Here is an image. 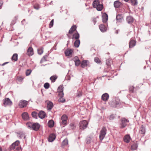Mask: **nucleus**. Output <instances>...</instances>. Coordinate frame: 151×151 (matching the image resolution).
I'll use <instances>...</instances> for the list:
<instances>
[{
  "label": "nucleus",
  "mask_w": 151,
  "mask_h": 151,
  "mask_svg": "<svg viewBox=\"0 0 151 151\" xmlns=\"http://www.w3.org/2000/svg\"><path fill=\"white\" fill-rule=\"evenodd\" d=\"M82 95V93L81 92H79L77 93V96L78 97H79L81 96Z\"/></svg>",
  "instance_id": "nucleus-53"
},
{
  "label": "nucleus",
  "mask_w": 151,
  "mask_h": 151,
  "mask_svg": "<svg viewBox=\"0 0 151 151\" xmlns=\"http://www.w3.org/2000/svg\"><path fill=\"white\" fill-rule=\"evenodd\" d=\"M2 149L1 147H0V151H2Z\"/></svg>",
  "instance_id": "nucleus-60"
},
{
  "label": "nucleus",
  "mask_w": 151,
  "mask_h": 151,
  "mask_svg": "<svg viewBox=\"0 0 151 151\" xmlns=\"http://www.w3.org/2000/svg\"><path fill=\"white\" fill-rule=\"evenodd\" d=\"M22 116L24 120H27L29 119L28 114L27 112L23 113L22 114Z\"/></svg>",
  "instance_id": "nucleus-22"
},
{
  "label": "nucleus",
  "mask_w": 151,
  "mask_h": 151,
  "mask_svg": "<svg viewBox=\"0 0 151 151\" xmlns=\"http://www.w3.org/2000/svg\"><path fill=\"white\" fill-rule=\"evenodd\" d=\"M102 21L104 23H106L108 19V16L106 13H104L102 16Z\"/></svg>",
  "instance_id": "nucleus-12"
},
{
  "label": "nucleus",
  "mask_w": 151,
  "mask_h": 151,
  "mask_svg": "<svg viewBox=\"0 0 151 151\" xmlns=\"http://www.w3.org/2000/svg\"><path fill=\"white\" fill-rule=\"evenodd\" d=\"M88 61L86 60H83L81 63V66L82 68H84L85 66H87V62Z\"/></svg>",
  "instance_id": "nucleus-29"
},
{
  "label": "nucleus",
  "mask_w": 151,
  "mask_h": 151,
  "mask_svg": "<svg viewBox=\"0 0 151 151\" xmlns=\"http://www.w3.org/2000/svg\"><path fill=\"white\" fill-rule=\"evenodd\" d=\"M68 143V141L67 139H65L63 142L62 143V145L63 146H65L67 145Z\"/></svg>",
  "instance_id": "nucleus-38"
},
{
  "label": "nucleus",
  "mask_w": 151,
  "mask_h": 151,
  "mask_svg": "<svg viewBox=\"0 0 151 151\" xmlns=\"http://www.w3.org/2000/svg\"><path fill=\"white\" fill-rule=\"evenodd\" d=\"M71 34H69V33L67 34V36H68V37L69 39L71 38L72 37L71 36V35H70Z\"/></svg>",
  "instance_id": "nucleus-56"
},
{
  "label": "nucleus",
  "mask_w": 151,
  "mask_h": 151,
  "mask_svg": "<svg viewBox=\"0 0 151 151\" xmlns=\"http://www.w3.org/2000/svg\"><path fill=\"white\" fill-rule=\"evenodd\" d=\"M73 51L72 49H67L65 52V54L66 56H69L72 55Z\"/></svg>",
  "instance_id": "nucleus-20"
},
{
  "label": "nucleus",
  "mask_w": 151,
  "mask_h": 151,
  "mask_svg": "<svg viewBox=\"0 0 151 151\" xmlns=\"http://www.w3.org/2000/svg\"><path fill=\"white\" fill-rule=\"evenodd\" d=\"M55 136L54 134H50L48 140L50 142H52L55 140Z\"/></svg>",
  "instance_id": "nucleus-18"
},
{
  "label": "nucleus",
  "mask_w": 151,
  "mask_h": 151,
  "mask_svg": "<svg viewBox=\"0 0 151 151\" xmlns=\"http://www.w3.org/2000/svg\"><path fill=\"white\" fill-rule=\"evenodd\" d=\"M127 122V120L125 118L122 119L120 124V128H124L126 126Z\"/></svg>",
  "instance_id": "nucleus-8"
},
{
  "label": "nucleus",
  "mask_w": 151,
  "mask_h": 151,
  "mask_svg": "<svg viewBox=\"0 0 151 151\" xmlns=\"http://www.w3.org/2000/svg\"><path fill=\"white\" fill-rule=\"evenodd\" d=\"M103 8V6L102 4H100L97 7L96 9L98 11H101Z\"/></svg>",
  "instance_id": "nucleus-32"
},
{
  "label": "nucleus",
  "mask_w": 151,
  "mask_h": 151,
  "mask_svg": "<svg viewBox=\"0 0 151 151\" xmlns=\"http://www.w3.org/2000/svg\"><path fill=\"white\" fill-rule=\"evenodd\" d=\"M24 78V77L22 76H18L17 77L16 80L19 82H21L22 81L23 79Z\"/></svg>",
  "instance_id": "nucleus-34"
},
{
  "label": "nucleus",
  "mask_w": 151,
  "mask_h": 151,
  "mask_svg": "<svg viewBox=\"0 0 151 151\" xmlns=\"http://www.w3.org/2000/svg\"><path fill=\"white\" fill-rule=\"evenodd\" d=\"M54 122L53 120H50L48 122V126L49 127L51 128L54 126Z\"/></svg>",
  "instance_id": "nucleus-28"
},
{
  "label": "nucleus",
  "mask_w": 151,
  "mask_h": 151,
  "mask_svg": "<svg viewBox=\"0 0 151 151\" xmlns=\"http://www.w3.org/2000/svg\"><path fill=\"white\" fill-rule=\"evenodd\" d=\"M112 60H111L108 59L106 61V64L108 66H110L112 63Z\"/></svg>",
  "instance_id": "nucleus-36"
},
{
  "label": "nucleus",
  "mask_w": 151,
  "mask_h": 151,
  "mask_svg": "<svg viewBox=\"0 0 151 151\" xmlns=\"http://www.w3.org/2000/svg\"><path fill=\"white\" fill-rule=\"evenodd\" d=\"M32 70H31L28 69L26 70V75L27 76H29L31 73Z\"/></svg>",
  "instance_id": "nucleus-44"
},
{
  "label": "nucleus",
  "mask_w": 151,
  "mask_h": 151,
  "mask_svg": "<svg viewBox=\"0 0 151 151\" xmlns=\"http://www.w3.org/2000/svg\"><path fill=\"white\" fill-rule=\"evenodd\" d=\"M122 5V3L119 1H115L114 3V6L115 8H118Z\"/></svg>",
  "instance_id": "nucleus-25"
},
{
  "label": "nucleus",
  "mask_w": 151,
  "mask_h": 151,
  "mask_svg": "<svg viewBox=\"0 0 151 151\" xmlns=\"http://www.w3.org/2000/svg\"><path fill=\"white\" fill-rule=\"evenodd\" d=\"M137 147V145L136 144H134L131 146V149L132 150H136Z\"/></svg>",
  "instance_id": "nucleus-37"
},
{
  "label": "nucleus",
  "mask_w": 151,
  "mask_h": 151,
  "mask_svg": "<svg viewBox=\"0 0 151 151\" xmlns=\"http://www.w3.org/2000/svg\"><path fill=\"white\" fill-rule=\"evenodd\" d=\"M136 44V42L133 40H131L129 42V48H132Z\"/></svg>",
  "instance_id": "nucleus-17"
},
{
  "label": "nucleus",
  "mask_w": 151,
  "mask_h": 151,
  "mask_svg": "<svg viewBox=\"0 0 151 151\" xmlns=\"http://www.w3.org/2000/svg\"><path fill=\"white\" fill-rule=\"evenodd\" d=\"M80 37V35L77 31L75 33L72 37L71 39H75L76 40H79Z\"/></svg>",
  "instance_id": "nucleus-13"
},
{
  "label": "nucleus",
  "mask_w": 151,
  "mask_h": 151,
  "mask_svg": "<svg viewBox=\"0 0 151 151\" xmlns=\"http://www.w3.org/2000/svg\"><path fill=\"white\" fill-rule=\"evenodd\" d=\"M12 102L9 98H6L4 100L3 104L5 106L7 105L10 106L12 105Z\"/></svg>",
  "instance_id": "nucleus-5"
},
{
  "label": "nucleus",
  "mask_w": 151,
  "mask_h": 151,
  "mask_svg": "<svg viewBox=\"0 0 151 151\" xmlns=\"http://www.w3.org/2000/svg\"><path fill=\"white\" fill-rule=\"evenodd\" d=\"M73 60L75 62V65L76 66H78L81 63V61L77 57H75L73 59Z\"/></svg>",
  "instance_id": "nucleus-15"
},
{
  "label": "nucleus",
  "mask_w": 151,
  "mask_h": 151,
  "mask_svg": "<svg viewBox=\"0 0 151 151\" xmlns=\"http://www.w3.org/2000/svg\"><path fill=\"white\" fill-rule=\"evenodd\" d=\"M32 115L33 117L37 118V113L35 111H33L32 113Z\"/></svg>",
  "instance_id": "nucleus-39"
},
{
  "label": "nucleus",
  "mask_w": 151,
  "mask_h": 151,
  "mask_svg": "<svg viewBox=\"0 0 151 151\" xmlns=\"http://www.w3.org/2000/svg\"><path fill=\"white\" fill-rule=\"evenodd\" d=\"M69 126L70 129H75L76 127L75 125L73 123H70Z\"/></svg>",
  "instance_id": "nucleus-42"
},
{
  "label": "nucleus",
  "mask_w": 151,
  "mask_h": 151,
  "mask_svg": "<svg viewBox=\"0 0 151 151\" xmlns=\"http://www.w3.org/2000/svg\"><path fill=\"white\" fill-rule=\"evenodd\" d=\"M107 129L105 127L101 129L99 133V138L101 141H102L105 137L106 134Z\"/></svg>",
  "instance_id": "nucleus-3"
},
{
  "label": "nucleus",
  "mask_w": 151,
  "mask_h": 151,
  "mask_svg": "<svg viewBox=\"0 0 151 151\" xmlns=\"http://www.w3.org/2000/svg\"><path fill=\"white\" fill-rule=\"evenodd\" d=\"M46 115L45 113L43 111H41L38 114V116L41 119H43Z\"/></svg>",
  "instance_id": "nucleus-16"
},
{
  "label": "nucleus",
  "mask_w": 151,
  "mask_h": 151,
  "mask_svg": "<svg viewBox=\"0 0 151 151\" xmlns=\"http://www.w3.org/2000/svg\"><path fill=\"white\" fill-rule=\"evenodd\" d=\"M3 4V3L1 1H0V9L1 8V6H2Z\"/></svg>",
  "instance_id": "nucleus-58"
},
{
  "label": "nucleus",
  "mask_w": 151,
  "mask_h": 151,
  "mask_svg": "<svg viewBox=\"0 0 151 151\" xmlns=\"http://www.w3.org/2000/svg\"><path fill=\"white\" fill-rule=\"evenodd\" d=\"M47 104L48 110H51L53 106V104L52 102L48 101H47Z\"/></svg>",
  "instance_id": "nucleus-21"
},
{
  "label": "nucleus",
  "mask_w": 151,
  "mask_h": 151,
  "mask_svg": "<svg viewBox=\"0 0 151 151\" xmlns=\"http://www.w3.org/2000/svg\"><path fill=\"white\" fill-rule=\"evenodd\" d=\"M17 136L21 138L23 137L24 139H25V138L24 134L22 132H20L18 133Z\"/></svg>",
  "instance_id": "nucleus-33"
},
{
  "label": "nucleus",
  "mask_w": 151,
  "mask_h": 151,
  "mask_svg": "<svg viewBox=\"0 0 151 151\" xmlns=\"http://www.w3.org/2000/svg\"><path fill=\"white\" fill-rule=\"evenodd\" d=\"M34 7L35 9L38 10L40 8V6L38 4H36L34 5Z\"/></svg>",
  "instance_id": "nucleus-48"
},
{
  "label": "nucleus",
  "mask_w": 151,
  "mask_h": 151,
  "mask_svg": "<svg viewBox=\"0 0 151 151\" xmlns=\"http://www.w3.org/2000/svg\"><path fill=\"white\" fill-rule=\"evenodd\" d=\"M19 140L16 141L14 142L10 146V149L11 150L14 149L15 147L18 146L19 144Z\"/></svg>",
  "instance_id": "nucleus-11"
},
{
  "label": "nucleus",
  "mask_w": 151,
  "mask_h": 151,
  "mask_svg": "<svg viewBox=\"0 0 151 151\" xmlns=\"http://www.w3.org/2000/svg\"><path fill=\"white\" fill-rule=\"evenodd\" d=\"M19 149H20V148H17V150H19Z\"/></svg>",
  "instance_id": "nucleus-62"
},
{
  "label": "nucleus",
  "mask_w": 151,
  "mask_h": 151,
  "mask_svg": "<svg viewBox=\"0 0 151 151\" xmlns=\"http://www.w3.org/2000/svg\"><path fill=\"white\" fill-rule=\"evenodd\" d=\"M46 61V58L45 56H44L43 58L41 60L40 63H42V62L45 61Z\"/></svg>",
  "instance_id": "nucleus-52"
},
{
  "label": "nucleus",
  "mask_w": 151,
  "mask_h": 151,
  "mask_svg": "<svg viewBox=\"0 0 151 151\" xmlns=\"http://www.w3.org/2000/svg\"><path fill=\"white\" fill-rule=\"evenodd\" d=\"M115 117V116L114 114L111 115L109 116V119L111 120H113Z\"/></svg>",
  "instance_id": "nucleus-50"
},
{
  "label": "nucleus",
  "mask_w": 151,
  "mask_h": 151,
  "mask_svg": "<svg viewBox=\"0 0 151 151\" xmlns=\"http://www.w3.org/2000/svg\"><path fill=\"white\" fill-rule=\"evenodd\" d=\"M80 44V41L79 40H77L74 43L75 46L76 47H79Z\"/></svg>",
  "instance_id": "nucleus-31"
},
{
  "label": "nucleus",
  "mask_w": 151,
  "mask_h": 151,
  "mask_svg": "<svg viewBox=\"0 0 151 151\" xmlns=\"http://www.w3.org/2000/svg\"><path fill=\"white\" fill-rule=\"evenodd\" d=\"M28 103V101L25 100L20 101L18 103V106L20 108H22L26 107Z\"/></svg>",
  "instance_id": "nucleus-4"
},
{
  "label": "nucleus",
  "mask_w": 151,
  "mask_h": 151,
  "mask_svg": "<svg viewBox=\"0 0 151 151\" xmlns=\"http://www.w3.org/2000/svg\"><path fill=\"white\" fill-rule=\"evenodd\" d=\"M8 63V62H6V63H4L2 65L3 66V65H5L6 64Z\"/></svg>",
  "instance_id": "nucleus-59"
},
{
  "label": "nucleus",
  "mask_w": 151,
  "mask_h": 151,
  "mask_svg": "<svg viewBox=\"0 0 151 151\" xmlns=\"http://www.w3.org/2000/svg\"><path fill=\"white\" fill-rule=\"evenodd\" d=\"M145 132V130L144 128H142L140 130V132L141 134H144Z\"/></svg>",
  "instance_id": "nucleus-51"
},
{
  "label": "nucleus",
  "mask_w": 151,
  "mask_h": 151,
  "mask_svg": "<svg viewBox=\"0 0 151 151\" xmlns=\"http://www.w3.org/2000/svg\"><path fill=\"white\" fill-rule=\"evenodd\" d=\"M126 19L129 23H132L133 21V18L131 16L127 17Z\"/></svg>",
  "instance_id": "nucleus-27"
},
{
  "label": "nucleus",
  "mask_w": 151,
  "mask_h": 151,
  "mask_svg": "<svg viewBox=\"0 0 151 151\" xmlns=\"http://www.w3.org/2000/svg\"><path fill=\"white\" fill-rule=\"evenodd\" d=\"M94 61L96 63L100 64L101 63V61L99 58L96 57L94 58Z\"/></svg>",
  "instance_id": "nucleus-43"
},
{
  "label": "nucleus",
  "mask_w": 151,
  "mask_h": 151,
  "mask_svg": "<svg viewBox=\"0 0 151 151\" xmlns=\"http://www.w3.org/2000/svg\"><path fill=\"white\" fill-rule=\"evenodd\" d=\"M134 88L133 86H131L129 88V91L131 92H133L134 91Z\"/></svg>",
  "instance_id": "nucleus-49"
},
{
  "label": "nucleus",
  "mask_w": 151,
  "mask_h": 151,
  "mask_svg": "<svg viewBox=\"0 0 151 151\" xmlns=\"http://www.w3.org/2000/svg\"><path fill=\"white\" fill-rule=\"evenodd\" d=\"M99 27L101 31L103 32H105L107 28L106 27H105V25L103 24L100 25Z\"/></svg>",
  "instance_id": "nucleus-23"
},
{
  "label": "nucleus",
  "mask_w": 151,
  "mask_h": 151,
  "mask_svg": "<svg viewBox=\"0 0 151 151\" xmlns=\"http://www.w3.org/2000/svg\"><path fill=\"white\" fill-rule=\"evenodd\" d=\"M122 19V17L121 15L118 14L117 15L116 17V19L117 20H119V21H120V20Z\"/></svg>",
  "instance_id": "nucleus-41"
},
{
  "label": "nucleus",
  "mask_w": 151,
  "mask_h": 151,
  "mask_svg": "<svg viewBox=\"0 0 151 151\" xmlns=\"http://www.w3.org/2000/svg\"><path fill=\"white\" fill-rule=\"evenodd\" d=\"M88 123L86 120L81 121L79 124L80 129L83 130L86 128L88 126Z\"/></svg>",
  "instance_id": "nucleus-2"
},
{
  "label": "nucleus",
  "mask_w": 151,
  "mask_h": 151,
  "mask_svg": "<svg viewBox=\"0 0 151 151\" xmlns=\"http://www.w3.org/2000/svg\"><path fill=\"white\" fill-rule=\"evenodd\" d=\"M100 4V1L99 0H95L93 1V6L94 8L97 9V7Z\"/></svg>",
  "instance_id": "nucleus-24"
},
{
  "label": "nucleus",
  "mask_w": 151,
  "mask_h": 151,
  "mask_svg": "<svg viewBox=\"0 0 151 151\" xmlns=\"http://www.w3.org/2000/svg\"><path fill=\"white\" fill-rule=\"evenodd\" d=\"M92 20L94 22V24H95L96 22V18H93L92 19Z\"/></svg>",
  "instance_id": "nucleus-55"
},
{
  "label": "nucleus",
  "mask_w": 151,
  "mask_h": 151,
  "mask_svg": "<svg viewBox=\"0 0 151 151\" xmlns=\"http://www.w3.org/2000/svg\"><path fill=\"white\" fill-rule=\"evenodd\" d=\"M115 103L114 105H113L112 106L114 107H116L117 106V105L119 104V102H118L116 103H114V104Z\"/></svg>",
  "instance_id": "nucleus-54"
},
{
  "label": "nucleus",
  "mask_w": 151,
  "mask_h": 151,
  "mask_svg": "<svg viewBox=\"0 0 151 151\" xmlns=\"http://www.w3.org/2000/svg\"><path fill=\"white\" fill-rule=\"evenodd\" d=\"M27 54L29 56H31L33 55L34 51L32 47H30L28 48Z\"/></svg>",
  "instance_id": "nucleus-10"
},
{
  "label": "nucleus",
  "mask_w": 151,
  "mask_h": 151,
  "mask_svg": "<svg viewBox=\"0 0 151 151\" xmlns=\"http://www.w3.org/2000/svg\"><path fill=\"white\" fill-rule=\"evenodd\" d=\"M26 125L29 129L35 131H38L40 128V125L37 123H33L29 122L27 123Z\"/></svg>",
  "instance_id": "nucleus-1"
},
{
  "label": "nucleus",
  "mask_w": 151,
  "mask_h": 151,
  "mask_svg": "<svg viewBox=\"0 0 151 151\" xmlns=\"http://www.w3.org/2000/svg\"><path fill=\"white\" fill-rule=\"evenodd\" d=\"M59 96L60 98L58 99L59 101L62 103L65 102V99L63 98V96Z\"/></svg>",
  "instance_id": "nucleus-40"
},
{
  "label": "nucleus",
  "mask_w": 151,
  "mask_h": 151,
  "mask_svg": "<svg viewBox=\"0 0 151 151\" xmlns=\"http://www.w3.org/2000/svg\"><path fill=\"white\" fill-rule=\"evenodd\" d=\"M150 23L151 24V21H150Z\"/></svg>",
  "instance_id": "nucleus-63"
},
{
  "label": "nucleus",
  "mask_w": 151,
  "mask_h": 151,
  "mask_svg": "<svg viewBox=\"0 0 151 151\" xmlns=\"http://www.w3.org/2000/svg\"><path fill=\"white\" fill-rule=\"evenodd\" d=\"M77 26L76 25H73L70 28L69 31V33L70 34H73L74 32L76 31Z\"/></svg>",
  "instance_id": "nucleus-9"
},
{
  "label": "nucleus",
  "mask_w": 151,
  "mask_h": 151,
  "mask_svg": "<svg viewBox=\"0 0 151 151\" xmlns=\"http://www.w3.org/2000/svg\"><path fill=\"white\" fill-rule=\"evenodd\" d=\"M148 102L150 103H151V97H150L148 99Z\"/></svg>",
  "instance_id": "nucleus-57"
},
{
  "label": "nucleus",
  "mask_w": 151,
  "mask_h": 151,
  "mask_svg": "<svg viewBox=\"0 0 151 151\" xmlns=\"http://www.w3.org/2000/svg\"><path fill=\"white\" fill-rule=\"evenodd\" d=\"M18 55L17 54H14L12 58V61H16L17 60Z\"/></svg>",
  "instance_id": "nucleus-30"
},
{
  "label": "nucleus",
  "mask_w": 151,
  "mask_h": 151,
  "mask_svg": "<svg viewBox=\"0 0 151 151\" xmlns=\"http://www.w3.org/2000/svg\"><path fill=\"white\" fill-rule=\"evenodd\" d=\"M57 91L59 93L58 94L59 96H63V85H60L58 87Z\"/></svg>",
  "instance_id": "nucleus-7"
},
{
  "label": "nucleus",
  "mask_w": 151,
  "mask_h": 151,
  "mask_svg": "<svg viewBox=\"0 0 151 151\" xmlns=\"http://www.w3.org/2000/svg\"><path fill=\"white\" fill-rule=\"evenodd\" d=\"M124 0L126 2H128L129 1V0Z\"/></svg>",
  "instance_id": "nucleus-61"
},
{
  "label": "nucleus",
  "mask_w": 151,
  "mask_h": 151,
  "mask_svg": "<svg viewBox=\"0 0 151 151\" xmlns=\"http://www.w3.org/2000/svg\"><path fill=\"white\" fill-rule=\"evenodd\" d=\"M109 96L106 93L103 94L101 96V99L104 101H107L109 99Z\"/></svg>",
  "instance_id": "nucleus-14"
},
{
  "label": "nucleus",
  "mask_w": 151,
  "mask_h": 151,
  "mask_svg": "<svg viewBox=\"0 0 151 151\" xmlns=\"http://www.w3.org/2000/svg\"><path fill=\"white\" fill-rule=\"evenodd\" d=\"M58 78V76L56 75H54L51 76L50 78V80L52 82L54 83L55 82L56 79Z\"/></svg>",
  "instance_id": "nucleus-26"
},
{
  "label": "nucleus",
  "mask_w": 151,
  "mask_h": 151,
  "mask_svg": "<svg viewBox=\"0 0 151 151\" xmlns=\"http://www.w3.org/2000/svg\"><path fill=\"white\" fill-rule=\"evenodd\" d=\"M132 4L133 5H136L137 3V0H130Z\"/></svg>",
  "instance_id": "nucleus-45"
},
{
  "label": "nucleus",
  "mask_w": 151,
  "mask_h": 151,
  "mask_svg": "<svg viewBox=\"0 0 151 151\" xmlns=\"http://www.w3.org/2000/svg\"><path fill=\"white\" fill-rule=\"evenodd\" d=\"M130 137L129 135H126L123 138L124 141L126 143H129L130 142Z\"/></svg>",
  "instance_id": "nucleus-19"
},
{
  "label": "nucleus",
  "mask_w": 151,
  "mask_h": 151,
  "mask_svg": "<svg viewBox=\"0 0 151 151\" xmlns=\"http://www.w3.org/2000/svg\"><path fill=\"white\" fill-rule=\"evenodd\" d=\"M37 51L39 54L41 55L43 52V48L42 47L39 48L38 49Z\"/></svg>",
  "instance_id": "nucleus-35"
},
{
  "label": "nucleus",
  "mask_w": 151,
  "mask_h": 151,
  "mask_svg": "<svg viewBox=\"0 0 151 151\" xmlns=\"http://www.w3.org/2000/svg\"><path fill=\"white\" fill-rule=\"evenodd\" d=\"M53 23H54V19H52L51 21L50 22L49 24V27L50 28H51L52 27L53 25Z\"/></svg>",
  "instance_id": "nucleus-47"
},
{
  "label": "nucleus",
  "mask_w": 151,
  "mask_h": 151,
  "mask_svg": "<svg viewBox=\"0 0 151 151\" xmlns=\"http://www.w3.org/2000/svg\"><path fill=\"white\" fill-rule=\"evenodd\" d=\"M50 84L48 83H45L44 85V87L46 89H48L49 88Z\"/></svg>",
  "instance_id": "nucleus-46"
},
{
  "label": "nucleus",
  "mask_w": 151,
  "mask_h": 151,
  "mask_svg": "<svg viewBox=\"0 0 151 151\" xmlns=\"http://www.w3.org/2000/svg\"><path fill=\"white\" fill-rule=\"evenodd\" d=\"M67 119V116L65 114L63 115L61 118V119L62 120L61 124L64 125H66Z\"/></svg>",
  "instance_id": "nucleus-6"
}]
</instances>
